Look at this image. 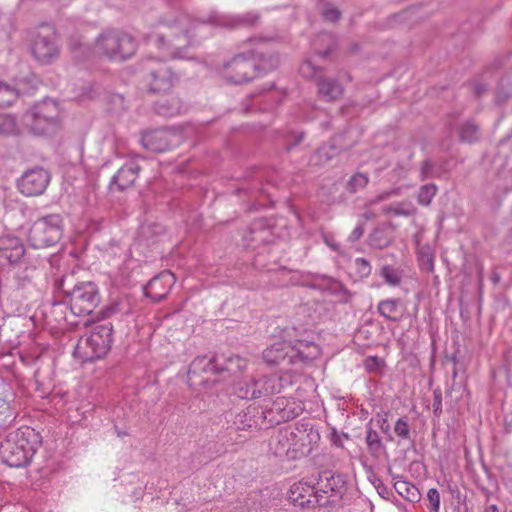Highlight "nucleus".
Instances as JSON below:
<instances>
[{
    "label": "nucleus",
    "mask_w": 512,
    "mask_h": 512,
    "mask_svg": "<svg viewBox=\"0 0 512 512\" xmlns=\"http://www.w3.org/2000/svg\"><path fill=\"white\" fill-rule=\"evenodd\" d=\"M225 24L218 14H211L205 19L194 18L182 12L164 15L159 18L163 31L155 35L154 42L159 50L172 59H191L187 50L198 46L208 36V26Z\"/></svg>",
    "instance_id": "nucleus-1"
},
{
    "label": "nucleus",
    "mask_w": 512,
    "mask_h": 512,
    "mask_svg": "<svg viewBox=\"0 0 512 512\" xmlns=\"http://www.w3.org/2000/svg\"><path fill=\"white\" fill-rule=\"evenodd\" d=\"M394 488L400 496L411 503H417L421 500L419 489L408 481L398 480L395 482Z\"/></svg>",
    "instance_id": "nucleus-34"
},
{
    "label": "nucleus",
    "mask_w": 512,
    "mask_h": 512,
    "mask_svg": "<svg viewBox=\"0 0 512 512\" xmlns=\"http://www.w3.org/2000/svg\"><path fill=\"white\" fill-rule=\"evenodd\" d=\"M459 139L461 142H476L479 139L478 125L471 120L464 122L459 129Z\"/></svg>",
    "instance_id": "nucleus-41"
},
{
    "label": "nucleus",
    "mask_w": 512,
    "mask_h": 512,
    "mask_svg": "<svg viewBox=\"0 0 512 512\" xmlns=\"http://www.w3.org/2000/svg\"><path fill=\"white\" fill-rule=\"evenodd\" d=\"M373 421L374 419L371 418L365 426V443L368 453L373 457H379L386 451V446L379 432L374 429Z\"/></svg>",
    "instance_id": "nucleus-29"
},
{
    "label": "nucleus",
    "mask_w": 512,
    "mask_h": 512,
    "mask_svg": "<svg viewBox=\"0 0 512 512\" xmlns=\"http://www.w3.org/2000/svg\"><path fill=\"white\" fill-rule=\"evenodd\" d=\"M276 382L274 381L273 374L263 376L254 380V387L256 389L257 398L267 397L278 393Z\"/></svg>",
    "instance_id": "nucleus-35"
},
{
    "label": "nucleus",
    "mask_w": 512,
    "mask_h": 512,
    "mask_svg": "<svg viewBox=\"0 0 512 512\" xmlns=\"http://www.w3.org/2000/svg\"><path fill=\"white\" fill-rule=\"evenodd\" d=\"M262 411L268 429L295 419L302 413L303 407L294 398L282 396L274 400L269 407H262Z\"/></svg>",
    "instance_id": "nucleus-12"
},
{
    "label": "nucleus",
    "mask_w": 512,
    "mask_h": 512,
    "mask_svg": "<svg viewBox=\"0 0 512 512\" xmlns=\"http://www.w3.org/2000/svg\"><path fill=\"white\" fill-rule=\"evenodd\" d=\"M369 182V177L365 173H355L346 183V190L349 193H356L357 191L365 188Z\"/></svg>",
    "instance_id": "nucleus-46"
},
{
    "label": "nucleus",
    "mask_w": 512,
    "mask_h": 512,
    "mask_svg": "<svg viewBox=\"0 0 512 512\" xmlns=\"http://www.w3.org/2000/svg\"><path fill=\"white\" fill-rule=\"evenodd\" d=\"M50 182V174L42 167L25 172L18 181L19 191L26 196L41 195Z\"/></svg>",
    "instance_id": "nucleus-18"
},
{
    "label": "nucleus",
    "mask_w": 512,
    "mask_h": 512,
    "mask_svg": "<svg viewBox=\"0 0 512 512\" xmlns=\"http://www.w3.org/2000/svg\"><path fill=\"white\" fill-rule=\"evenodd\" d=\"M389 411H380L376 414L377 427L384 434L386 441L392 442L394 437L388 420Z\"/></svg>",
    "instance_id": "nucleus-50"
},
{
    "label": "nucleus",
    "mask_w": 512,
    "mask_h": 512,
    "mask_svg": "<svg viewBox=\"0 0 512 512\" xmlns=\"http://www.w3.org/2000/svg\"><path fill=\"white\" fill-rule=\"evenodd\" d=\"M24 255L25 248L21 239L12 234L0 236V263L22 266Z\"/></svg>",
    "instance_id": "nucleus-22"
},
{
    "label": "nucleus",
    "mask_w": 512,
    "mask_h": 512,
    "mask_svg": "<svg viewBox=\"0 0 512 512\" xmlns=\"http://www.w3.org/2000/svg\"><path fill=\"white\" fill-rule=\"evenodd\" d=\"M394 226L391 222L375 227L368 236V245L375 249H385L392 244Z\"/></svg>",
    "instance_id": "nucleus-27"
},
{
    "label": "nucleus",
    "mask_w": 512,
    "mask_h": 512,
    "mask_svg": "<svg viewBox=\"0 0 512 512\" xmlns=\"http://www.w3.org/2000/svg\"><path fill=\"white\" fill-rule=\"evenodd\" d=\"M294 431L295 439L293 447L297 450H303V457L308 456L314 448L318 446L321 439L318 428L310 421H300L296 424Z\"/></svg>",
    "instance_id": "nucleus-20"
},
{
    "label": "nucleus",
    "mask_w": 512,
    "mask_h": 512,
    "mask_svg": "<svg viewBox=\"0 0 512 512\" xmlns=\"http://www.w3.org/2000/svg\"><path fill=\"white\" fill-rule=\"evenodd\" d=\"M139 142L147 150L163 153L176 145V135L168 128L154 129L143 132Z\"/></svg>",
    "instance_id": "nucleus-19"
},
{
    "label": "nucleus",
    "mask_w": 512,
    "mask_h": 512,
    "mask_svg": "<svg viewBox=\"0 0 512 512\" xmlns=\"http://www.w3.org/2000/svg\"><path fill=\"white\" fill-rule=\"evenodd\" d=\"M295 439L294 431L290 428H281L271 437L269 441L270 451L278 458L286 460H299L303 458V450H297L293 447Z\"/></svg>",
    "instance_id": "nucleus-17"
},
{
    "label": "nucleus",
    "mask_w": 512,
    "mask_h": 512,
    "mask_svg": "<svg viewBox=\"0 0 512 512\" xmlns=\"http://www.w3.org/2000/svg\"><path fill=\"white\" fill-rule=\"evenodd\" d=\"M59 289L65 296V303L76 316L91 314L100 302L98 288L93 282H80L69 289L65 285V279L59 284Z\"/></svg>",
    "instance_id": "nucleus-7"
},
{
    "label": "nucleus",
    "mask_w": 512,
    "mask_h": 512,
    "mask_svg": "<svg viewBox=\"0 0 512 512\" xmlns=\"http://www.w3.org/2000/svg\"><path fill=\"white\" fill-rule=\"evenodd\" d=\"M323 279L327 281L326 290L337 296L341 303L346 304L350 302L353 294L341 281L328 276H323Z\"/></svg>",
    "instance_id": "nucleus-33"
},
{
    "label": "nucleus",
    "mask_w": 512,
    "mask_h": 512,
    "mask_svg": "<svg viewBox=\"0 0 512 512\" xmlns=\"http://www.w3.org/2000/svg\"><path fill=\"white\" fill-rule=\"evenodd\" d=\"M321 16L326 22L336 23L341 18V12L336 7L326 4L321 11Z\"/></svg>",
    "instance_id": "nucleus-57"
},
{
    "label": "nucleus",
    "mask_w": 512,
    "mask_h": 512,
    "mask_svg": "<svg viewBox=\"0 0 512 512\" xmlns=\"http://www.w3.org/2000/svg\"><path fill=\"white\" fill-rule=\"evenodd\" d=\"M23 121L35 135H51L61 127L59 104L53 99H44L25 112Z\"/></svg>",
    "instance_id": "nucleus-4"
},
{
    "label": "nucleus",
    "mask_w": 512,
    "mask_h": 512,
    "mask_svg": "<svg viewBox=\"0 0 512 512\" xmlns=\"http://www.w3.org/2000/svg\"><path fill=\"white\" fill-rule=\"evenodd\" d=\"M235 394L240 399H257L254 380L238 383L235 388Z\"/></svg>",
    "instance_id": "nucleus-52"
},
{
    "label": "nucleus",
    "mask_w": 512,
    "mask_h": 512,
    "mask_svg": "<svg viewBox=\"0 0 512 512\" xmlns=\"http://www.w3.org/2000/svg\"><path fill=\"white\" fill-rule=\"evenodd\" d=\"M21 266L19 265V271L16 273V279L22 288L27 287L30 285L34 279V274L36 271V268L34 266H25L24 269L20 270Z\"/></svg>",
    "instance_id": "nucleus-54"
},
{
    "label": "nucleus",
    "mask_w": 512,
    "mask_h": 512,
    "mask_svg": "<svg viewBox=\"0 0 512 512\" xmlns=\"http://www.w3.org/2000/svg\"><path fill=\"white\" fill-rule=\"evenodd\" d=\"M248 54L255 64L256 78L274 71L279 66V55L274 51H249Z\"/></svg>",
    "instance_id": "nucleus-26"
},
{
    "label": "nucleus",
    "mask_w": 512,
    "mask_h": 512,
    "mask_svg": "<svg viewBox=\"0 0 512 512\" xmlns=\"http://www.w3.org/2000/svg\"><path fill=\"white\" fill-rule=\"evenodd\" d=\"M299 72L304 78H314L317 92L321 100L333 102L341 98L344 87L335 78L322 75V68L307 59L302 62Z\"/></svg>",
    "instance_id": "nucleus-9"
},
{
    "label": "nucleus",
    "mask_w": 512,
    "mask_h": 512,
    "mask_svg": "<svg viewBox=\"0 0 512 512\" xmlns=\"http://www.w3.org/2000/svg\"><path fill=\"white\" fill-rule=\"evenodd\" d=\"M263 414L262 407L252 404L235 416L233 424L242 431L267 429Z\"/></svg>",
    "instance_id": "nucleus-23"
},
{
    "label": "nucleus",
    "mask_w": 512,
    "mask_h": 512,
    "mask_svg": "<svg viewBox=\"0 0 512 512\" xmlns=\"http://www.w3.org/2000/svg\"><path fill=\"white\" fill-rule=\"evenodd\" d=\"M304 137H305V132H303V131L291 132L289 135H287L284 149L287 152L292 151L295 147H297L303 141Z\"/></svg>",
    "instance_id": "nucleus-58"
},
{
    "label": "nucleus",
    "mask_w": 512,
    "mask_h": 512,
    "mask_svg": "<svg viewBox=\"0 0 512 512\" xmlns=\"http://www.w3.org/2000/svg\"><path fill=\"white\" fill-rule=\"evenodd\" d=\"M354 266H355V271H356L357 275L361 279L367 278L371 274L372 267H371L370 262L366 258H363V257L356 258L354 260Z\"/></svg>",
    "instance_id": "nucleus-56"
},
{
    "label": "nucleus",
    "mask_w": 512,
    "mask_h": 512,
    "mask_svg": "<svg viewBox=\"0 0 512 512\" xmlns=\"http://www.w3.org/2000/svg\"><path fill=\"white\" fill-rule=\"evenodd\" d=\"M328 438L333 446L342 448L343 447L342 438L348 440L350 437H349L348 433L343 432V431L338 432L337 429L333 427V428H331Z\"/></svg>",
    "instance_id": "nucleus-61"
},
{
    "label": "nucleus",
    "mask_w": 512,
    "mask_h": 512,
    "mask_svg": "<svg viewBox=\"0 0 512 512\" xmlns=\"http://www.w3.org/2000/svg\"><path fill=\"white\" fill-rule=\"evenodd\" d=\"M230 370V367L219 363L215 356H197L189 365L187 372V383L195 391L209 389L220 380L223 372Z\"/></svg>",
    "instance_id": "nucleus-5"
},
{
    "label": "nucleus",
    "mask_w": 512,
    "mask_h": 512,
    "mask_svg": "<svg viewBox=\"0 0 512 512\" xmlns=\"http://www.w3.org/2000/svg\"><path fill=\"white\" fill-rule=\"evenodd\" d=\"M273 88L274 83H271L269 87L265 89L266 93L263 95V97L264 101L267 102L268 104L264 109H272L279 106L286 95L284 92H270V90Z\"/></svg>",
    "instance_id": "nucleus-53"
},
{
    "label": "nucleus",
    "mask_w": 512,
    "mask_h": 512,
    "mask_svg": "<svg viewBox=\"0 0 512 512\" xmlns=\"http://www.w3.org/2000/svg\"><path fill=\"white\" fill-rule=\"evenodd\" d=\"M130 78L137 89L148 94L167 93L180 82V74L168 62L151 56L133 65Z\"/></svg>",
    "instance_id": "nucleus-2"
},
{
    "label": "nucleus",
    "mask_w": 512,
    "mask_h": 512,
    "mask_svg": "<svg viewBox=\"0 0 512 512\" xmlns=\"http://www.w3.org/2000/svg\"><path fill=\"white\" fill-rule=\"evenodd\" d=\"M394 433L400 440L414 442L411 436L409 418L407 416L399 417L394 424Z\"/></svg>",
    "instance_id": "nucleus-45"
},
{
    "label": "nucleus",
    "mask_w": 512,
    "mask_h": 512,
    "mask_svg": "<svg viewBox=\"0 0 512 512\" xmlns=\"http://www.w3.org/2000/svg\"><path fill=\"white\" fill-rule=\"evenodd\" d=\"M290 361L292 365L306 366L312 364L321 354L317 343L308 339L289 341Z\"/></svg>",
    "instance_id": "nucleus-21"
},
{
    "label": "nucleus",
    "mask_w": 512,
    "mask_h": 512,
    "mask_svg": "<svg viewBox=\"0 0 512 512\" xmlns=\"http://www.w3.org/2000/svg\"><path fill=\"white\" fill-rule=\"evenodd\" d=\"M165 234V227L156 222L142 224L137 232L135 241L150 246L155 244L159 237Z\"/></svg>",
    "instance_id": "nucleus-28"
},
{
    "label": "nucleus",
    "mask_w": 512,
    "mask_h": 512,
    "mask_svg": "<svg viewBox=\"0 0 512 512\" xmlns=\"http://www.w3.org/2000/svg\"><path fill=\"white\" fill-rule=\"evenodd\" d=\"M401 300L400 299H385L379 302L378 312L381 316L388 320H398L400 313Z\"/></svg>",
    "instance_id": "nucleus-36"
},
{
    "label": "nucleus",
    "mask_w": 512,
    "mask_h": 512,
    "mask_svg": "<svg viewBox=\"0 0 512 512\" xmlns=\"http://www.w3.org/2000/svg\"><path fill=\"white\" fill-rule=\"evenodd\" d=\"M429 501L428 509L430 512H439L440 510V494L436 488H430L427 492Z\"/></svg>",
    "instance_id": "nucleus-60"
},
{
    "label": "nucleus",
    "mask_w": 512,
    "mask_h": 512,
    "mask_svg": "<svg viewBox=\"0 0 512 512\" xmlns=\"http://www.w3.org/2000/svg\"><path fill=\"white\" fill-rule=\"evenodd\" d=\"M273 377L278 393H284V396L291 398V393L288 391L299 383L301 375L295 371L286 370L281 374H273Z\"/></svg>",
    "instance_id": "nucleus-30"
},
{
    "label": "nucleus",
    "mask_w": 512,
    "mask_h": 512,
    "mask_svg": "<svg viewBox=\"0 0 512 512\" xmlns=\"http://www.w3.org/2000/svg\"><path fill=\"white\" fill-rule=\"evenodd\" d=\"M274 227V221L269 218H258L255 219L247 231H251L253 234L262 233V234H272V228Z\"/></svg>",
    "instance_id": "nucleus-48"
},
{
    "label": "nucleus",
    "mask_w": 512,
    "mask_h": 512,
    "mask_svg": "<svg viewBox=\"0 0 512 512\" xmlns=\"http://www.w3.org/2000/svg\"><path fill=\"white\" fill-rule=\"evenodd\" d=\"M188 104L177 95H169L152 104L153 112L162 118H173L187 113Z\"/></svg>",
    "instance_id": "nucleus-24"
},
{
    "label": "nucleus",
    "mask_w": 512,
    "mask_h": 512,
    "mask_svg": "<svg viewBox=\"0 0 512 512\" xmlns=\"http://www.w3.org/2000/svg\"><path fill=\"white\" fill-rule=\"evenodd\" d=\"M126 41V34L112 29L101 34L96 41L93 53L102 55L113 62H123L126 55L123 53V42Z\"/></svg>",
    "instance_id": "nucleus-13"
},
{
    "label": "nucleus",
    "mask_w": 512,
    "mask_h": 512,
    "mask_svg": "<svg viewBox=\"0 0 512 512\" xmlns=\"http://www.w3.org/2000/svg\"><path fill=\"white\" fill-rule=\"evenodd\" d=\"M235 194L246 198L244 201L247 204L246 210L248 212L258 211L272 203L270 193L258 175L251 182H247L237 188Z\"/></svg>",
    "instance_id": "nucleus-15"
},
{
    "label": "nucleus",
    "mask_w": 512,
    "mask_h": 512,
    "mask_svg": "<svg viewBox=\"0 0 512 512\" xmlns=\"http://www.w3.org/2000/svg\"><path fill=\"white\" fill-rule=\"evenodd\" d=\"M352 133L350 128H345L342 132L335 134L329 140L331 147L340 153L350 150L357 143L356 139L352 137Z\"/></svg>",
    "instance_id": "nucleus-32"
},
{
    "label": "nucleus",
    "mask_w": 512,
    "mask_h": 512,
    "mask_svg": "<svg viewBox=\"0 0 512 512\" xmlns=\"http://www.w3.org/2000/svg\"><path fill=\"white\" fill-rule=\"evenodd\" d=\"M512 97V82L508 79H501L495 90L494 103L496 106H503Z\"/></svg>",
    "instance_id": "nucleus-39"
},
{
    "label": "nucleus",
    "mask_w": 512,
    "mask_h": 512,
    "mask_svg": "<svg viewBox=\"0 0 512 512\" xmlns=\"http://www.w3.org/2000/svg\"><path fill=\"white\" fill-rule=\"evenodd\" d=\"M128 187L127 171L121 167L118 172L112 177L109 189L111 193L124 192Z\"/></svg>",
    "instance_id": "nucleus-44"
},
{
    "label": "nucleus",
    "mask_w": 512,
    "mask_h": 512,
    "mask_svg": "<svg viewBox=\"0 0 512 512\" xmlns=\"http://www.w3.org/2000/svg\"><path fill=\"white\" fill-rule=\"evenodd\" d=\"M112 326L100 324L86 336L79 339L75 349L74 357L81 362H93L104 357L110 350L112 342Z\"/></svg>",
    "instance_id": "nucleus-6"
},
{
    "label": "nucleus",
    "mask_w": 512,
    "mask_h": 512,
    "mask_svg": "<svg viewBox=\"0 0 512 512\" xmlns=\"http://www.w3.org/2000/svg\"><path fill=\"white\" fill-rule=\"evenodd\" d=\"M289 356V343L286 341L273 343L262 353L263 361L269 366L292 365Z\"/></svg>",
    "instance_id": "nucleus-25"
},
{
    "label": "nucleus",
    "mask_w": 512,
    "mask_h": 512,
    "mask_svg": "<svg viewBox=\"0 0 512 512\" xmlns=\"http://www.w3.org/2000/svg\"><path fill=\"white\" fill-rule=\"evenodd\" d=\"M365 231V222H358L356 227L352 230L350 235L347 238V241L350 243H354L358 241L364 234Z\"/></svg>",
    "instance_id": "nucleus-64"
},
{
    "label": "nucleus",
    "mask_w": 512,
    "mask_h": 512,
    "mask_svg": "<svg viewBox=\"0 0 512 512\" xmlns=\"http://www.w3.org/2000/svg\"><path fill=\"white\" fill-rule=\"evenodd\" d=\"M338 154H340V152L333 149L329 141L316 150V156L321 162H328Z\"/></svg>",
    "instance_id": "nucleus-55"
},
{
    "label": "nucleus",
    "mask_w": 512,
    "mask_h": 512,
    "mask_svg": "<svg viewBox=\"0 0 512 512\" xmlns=\"http://www.w3.org/2000/svg\"><path fill=\"white\" fill-rule=\"evenodd\" d=\"M319 494L329 495L334 501L341 500L347 491V475L331 470H323L314 479Z\"/></svg>",
    "instance_id": "nucleus-16"
},
{
    "label": "nucleus",
    "mask_w": 512,
    "mask_h": 512,
    "mask_svg": "<svg viewBox=\"0 0 512 512\" xmlns=\"http://www.w3.org/2000/svg\"><path fill=\"white\" fill-rule=\"evenodd\" d=\"M40 444V436L34 429L21 427L9 433L1 442L0 457L10 467H25L31 462Z\"/></svg>",
    "instance_id": "nucleus-3"
},
{
    "label": "nucleus",
    "mask_w": 512,
    "mask_h": 512,
    "mask_svg": "<svg viewBox=\"0 0 512 512\" xmlns=\"http://www.w3.org/2000/svg\"><path fill=\"white\" fill-rule=\"evenodd\" d=\"M288 499L294 506L301 508H310L315 505L324 507L330 503L327 497L319 494L314 481H299L291 485L288 492Z\"/></svg>",
    "instance_id": "nucleus-14"
},
{
    "label": "nucleus",
    "mask_w": 512,
    "mask_h": 512,
    "mask_svg": "<svg viewBox=\"0 0 512 512\" xmlns=\"http://www.w3.org/2000/svg\"><path fill=\"white\" fill-rule=\"evenodd\" d=\"M19 97V91L13 85L0 81V107L12 105Z\"/></svg>",
    "instance_id": "nucleus-40"
},
{
    "label": "nucleus",
    "mask_w": 512,
    "mask_h": 512,
    "mask_svg": "<svg viewBox=\"0 0 512 512\" xmlns=\"http://www.w3.org/2000/svg\"><path fill=\"white\" fill-rule=\"evenodd\" d=\"M10 392H0V427H6L15 419L10 407Z\"/></svg>",
    "instance_id": "nucleus-37"
},
{
    "label": "nucleus",
    "mask_w": 512,
    "mask_h": 512,
    "mask_svg": "<svg viewBox=\"0 0 512 512\" xmlns=\"http://www.w3.org/2000/svg\"><path fill=\"white\" fill-rule=\"evenodd\" d=\"M379 274L384 279V282L390 286H398L401 283V276L398 270L391 265L382 266Z\"/></svg>",
    "instance_id": "nucleus-51"
},
{
    "label": "nucleus",
    "mask_w": 512,
    "mask_h": 512,
    "mask_svg": "<svg viewBox=\"0 0 512 512\" xmlns=\"http://www.w3.org/2000/svg\"><path fill=\"white\" fill-rule=\"evenodd\" d=\"M63 235L62 218L59 214H50L35 220L28 232V241L35 249L57 244Z\"/></svg>",
    "instance_id": "nucleus-8"
},
{
    "label": "nucleus",
    "mask_w": 512,
    "mask_h": 512,
    "mask_svg": "<svg viewBox=\"0 0 512 512\" xmlns=\"http://www.w3.org/2000/svg\"><path fill=\"white\" fill-rule=\"evenodd\" d=\"M161 284V276L157 275L151 278L147 284L141 287L145 297L152 299L154 302H160L165 299L167 291L162 288L161 291H155V286Z\"/></svg>",
    "instance_id": "nucleus-38"
},
{
    "label": "nucleus",
    "mask_w": 512,
    "mask_h": 512,
    "mask_svg": "<svg viewBox=\"0 0 512 512\" xmlns=\"http://www.w3.org/2000/svg\"><path fill=\"white\" fill-rule=\"evenodd\" d=\"M31 51L34 58L41 64H50L59 56V45L52 25H39L32 39Z\"/></svg>",
    "instance_id": "nucleus-10"
},
{
    "label": "nucleus",
    "mask_w": 512,
    "mask_h": 512,
    "mask_svg": "<svg viewBox=\"0 0 512 512\" xmlns=\"http://www.w3.org/2000/svg\"><path fill=\"white\" fill-rule=\"evenodd\" d=\"M437 190L438 188L434 183L421 186L417 195V202L422 206H429Z\"/></svg>",
    "instance_id": "nucleus-47"
},
{
    "label": "nucleus",
    "mask_w": 512,
    "mask_h": 512,
    "mask_svg": "<svg viewBox=\"0 0 512 512\" xmlns=\"http://www.w3.org/2000/svg\"><path fill=\"white\" fill-rule=\"evenodd\" d=\"M442 414V392L439 388L433 391V415L440 417Z\"/></svg>",
    "instance_id": "nucleus-62"
},
{
    "label": "nucleus",
    "mask_w": 512,
    "mask_h": 512,
    "mask_svg": "<svg viewBox=\"0 0 512 512\" xmlns=\"http://www.w3.org/2000/svg\"><path fill=\"white\" fill-rule=\"evenodd\" d=\"M218 16L221 17L226 22L225 25H219L220 27H226V26L234 27V26H239V25L253 26L259 20V14L254 13V12H248V13L239 15L231 20H228L227 18H225L224 16H221V15H218Z\"/></svg>",
    "instance_id": "nucleus-42"
},
{
    "label": "nucleus",
    "mask_w": 512,
    "mask_h": 512,
    "mask_svg": "<svg viewBox=\"0 0 512 512\" xmlns=\"http://www.w3.org/2000/svg\"><path fill=\"white\" fill-rule=\"evenodd\" d=\"M222 77L227 83L234 85L249 83L256 79L255 64L248 52L237 54L224 62Z\"/></svg>",
    "instance_id": "nucleus-11"
},
{
    "label": "nucleus",
    "mask_w": 512,
    "mask_h": 512,
    "mask_svg": "<svg viewBox=\"0 0 512 512\" xmlns=\"http://www.w3.org/2000/svg\"><path fill=\"white\" fill-rule=\"evenodd\" d=\"M481 466H482V469L487 477V480L489 482V485L494 489V490H498L499 489V483H498V479H497V476L491 471V469L488 467V465L482 461L481 462Z\"/></svg>",
    "instance_id": "nucleus-63"
},
{
    "label": "nucleus",
    "mask_w": 512,
    "mask_h": 512,
    "mask_svg": "<svg viewBox=\"0 0 512 512\" xmlns=\"http://www.w3.org/2000/svg\"><path fill=\"white\" fill-rule=\"evenodd\" d=\"M385 366V361L378 356H368L364 360V367L367 372L373 373L380 371Z\"/></svg>",
    "instance_id": "nucleus-59"
},
{
    "label": "nucleus",
    "mask_w": 512,
    "mask_h": 512,
    "mask_svg": "<svg viewBox=\"0 0 512 512\" xmlns=\"http://www.w3.org/2000/svg\"><path fill=\"white\" fill-rule=\"evenodd\" d=\"M19 132L16 118L10 114H0V134L13 136Z\"/></svg>",
    "instance_id": "nucleus-43"
},
{
    "label": "nucleus",
    "mask_w": 512,
    "mask_h": 512,
    "mask_svg": "<svg viewBox=\"0 0 512 512\" xmlns=\"http://www.w3.org/2000/svg\"><path fill=\"white\" fill-rule=\"evenodd\" d=\"M446 166L447 161H442L439 163L433 162L430 159L422 161L420 169L421 180L443 177L448 173Z\"/></svg>",
    "instance_id": "nucleus-31"
},
{
    "label": "nucleus",
    "mask_w": 512,
    "mask_h": 512,
    "mask_svg": "<svg viewBox=\"0 0 512 512\" xmlns=\"http://www.w3.org/2000/svg\"><path fill=\"white\" fill-rule=\"evenodd\" d=\"M244 241L248 246L257 248L260 245H267L272 242V234H253L251 231H246L244 234Z\"/></svg>",
    "instance_id": "nucleus-49"
}]
</instances>
